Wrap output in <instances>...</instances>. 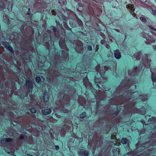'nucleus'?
<instances>
[{
  "label": "nucleus",
  "instance_id": "1",
  "mask_svg": "<svg viewBox=\"0 0 156 156\" xmlns=\"http://www.w3.org/2000/svg\"><path fill=\"white\" fill-rule=\"evenodd\" d=\"M76 50L78 52H80L83 49V44L80 41H78L76 42Z\"/></svg>",
  "mask_w": 156,
  "mask_h": 156
},
{
  "label": "nucleus",
  "instance_id": "2",
  "mask_svg": "<svg viewBox=\"0 0 156 156\" xmlns=\"http://www.w3.org/2000/svg\"><path fill=\"white\" fill-rule=\"evenodd\" d=\"M12 141V139L10 138H5L2 139L1 140V143L3 144H5L7 143Z\"/></svg>",
  "mask_w": 156,
  "mask_h": 156
},
{
  "label": "nucleus",
  "instance_id": "3",
  "mask_svg": "<svg viewBox=\"0 0 156 156\" xmlns=\"http://www.w3.org/2000/svg\"><path fill=\"white\" fill-rule=\"evenodd\" d=\"M26 85L29 88V90H32V86H33L32 82L28 80L26 81Z\"/></svg>",
  "mask_w": 156,
  "mask_h": 156
},
{
  "label": "nucleus",
  "instance_id": "4",
  "mask_svg": "<svg viewBox=\"0 0 156 156\" xmlns=\"http://www.w3.org/2000/svg\"><path fill=\"white\" fill-rule=\"evenodd\" d=\"M115 57L117 59H119L121 57V53L118 50H116L114 52Z\"/></svg>",
  "mask_w": 156,
  "mask_h": 156
},
{
  "label": "nucleus",
  "instance_id": "5",
  "mask_svg": "<svg viewBox=\"0 0 156 156\" xmlns=\"http://www.w3.org/2000/svg\"><path fill=\"white\" fill-rule=\"evenodd\" d=\"M141 53L139 52L136 53H135L133 55V58L134 60H139L140 57Z\"/></svg>",
  "mask_w": 156,
  "mask_h": 156
},
{
  "label": "nucleus",
  "instance_id": "6",
  "mask_svg": "<svg viewBox=\"0 0 156 156\" xmlns=\"http://www.w3.org/2000/svg\"><path fill=\"white\" fill-rule=\"evenodd\" d=\"M4 46L7 49L9 50L11 52H13V50L12 48L7 43H5L4 44Z\"/></svg>",
  "mask_w": 156,
  "mask_h": 156
},
{
  "label": "nucleus",
  "instance_id": "7",
  "mask_svg": "<svg viewBox=\"0 0 156 156\" xmlns=\"http://www.w3.org/2000/svg\"><path fill=\"white\" fill-rule=\"evenodd\" d=\"M51 112V110L50 108L45 109L42 111L43 114L44 115H47L49 114Z\"/></svg>",
  "mask_w": 156,
  "mask_h": 156
},
{
  "label": "nucleus",
  "instance_id": "8",
  "mask_svg": "<svg viewBox=\"0 0 156 156\" xmlns=\"http://www.w3.org/2000/svg\"><path fill=\"white\" fill-rule=\"evenodd\" d=\"M43 100L44 102H47L48 100V96L47 92H45L43 96Z\"/></svg>",
  "mask_w": 156,
  "mask_h": 156
},
{
  "label": "nucleus",
  "instance_id": "9",
  "mask_svg": "<svg viewBox=\"0 0 156 156\" xmlns=\"http://www.w3.org/2000/svg\"><path fill=\"white\" fill-rule=\"evenodd\" d=\"M152 80L153 82L155 81V74L154 73H152Z\"/></svg>",
  "mask_w": 156,
  "mask_h": 156
},
{
  "label": "nucleus",
  "instance_id": "10",
  "mask_svg": "<svg viewBox=\"0 0 156 156\" xmlns=\"http://www.w3.org/2000/svg\"><path fill=\"white\" fill-rule=\"evenodd\" d=\"M127 139L125 138H122L121 140V143L123 144H125L127 142Z\"/></svg>",
  "mask_w": 156,
  "mask_h": 156
},
{
  "label": "nucleus",
  "instance_id": "11",
  "mask_svg": "<svg viewBox=\"0 0 156 156\" xmlns=\"http://www.w3.org/2000/svg\"><path fill=\"white\" fill-rule=\"evenodd\" d=\"M41 79L39 77H37L36 78V80L37 83H40L41 81Z\"/></svg>",
  "mask_w": 156,
  "mask_h": 156
},
{
  "label": "nucleus",
  "instance_id": "12",
  "mask_svg": "<svg viewBox=\"0 0 156 156\" xmlns=\"http://www.w3.org/2000/svg\"><path fill=\"white\" fill-rule=\"evenodd\" d=\"M86 113L83 112L80 115V117L81 118H83L86 116Z\"/></svg>",
  "mask_w": 156,
  "mask_h": 156
},
{
  "label": "nucleus",
  "instance_id": "13",
  "mask_svg": "<svg viewBox=\"0 0 156 156\" xmlns=\"http://www.w3.org/2000/svg\"><path fill=\"white\" fill-rule=\"evenodd\" d=\"M83 154L84 156H88L89 155V152L87 151H85L83 152Z\"/></svg>",
  "mask_w": 156,
  "mask_h": 156
},
{
  "label": "nucleus",
  "instance_id": "14",
  "mask_svg": "<svg viewBox=\"0 0 156 156\" xmlns=\"http://www.w3.org/2000/svg\"><path fill=\"white\" fill-rule=\"evenodd\" d=\"M140 19L143 22H145L147 21L146 19L144 17H140Z\"/></svg>",
  "mask_w": 156,
  "mask_h": 156
},
{
  "label": "nucleus",
  "instance_id": "15",
  "mask_svg": "<svg viewBox=\"0 0 156 156\" xmlns=\"http://www.w3.org/2000/svg\"><path fill=\"white\" fill-rule=\"evenodd\" d=\"M30 111L32 113H35L36 112V109L35 108H31V110H30Z\"/></svg>",
  "mask_w": 156,
  "mask_h": 156
},
{
  "label": "nucleus",
  "instance_id": "16",
  "mask_svg": "<svg viewBox=\"0 0 156 156\" xmlns=\"http://www.w3.org/2000/svg\"><path fill=\"white\" fill-rule=\"evenodd\" d=\"M129 7H130V8H130V10H131L132 11L134 10V8L133 7V6H132V5H131L130 6H129L128 7V8Z\"/></svg>",
  "mask_w": 156,
  "mask_h": 156
},
{
  "label": "nucleus",
  "instance_id": "17",
  "mask_svg": "<svg viewBox=\"0 0 156 156\" xmlns=\"http://www.w3.org/2000/svg\"><path fill=\"white\" fill-rule=\"evenodd\" d=\"M87 49L88 50L91 51L92 49V48L91 46H88L87 47Z\"/></svg>",
  "mask_w": 156,
  "mask_h": 156
},
{
  "label": "nucleus",
  "instance_id": "18",
  "mask_svg": "<svg viewBox=\"0 0 156 156\" xmlns=\"http://www.w3.org/2000/svg\"><path fill=\"white\" fill-rule=\"evenodd\" d=\"M59 45H60V47H61V48H64V49H65V48H66V46L65 45H64L63 46V47H62V45H61V44L60 43H59Z\"/></svg>",
  "mask_w": 156,
  "mask_h": 156
},
{
  "label": "nucleus",
  "instance_id": "19",
  "mask_svg": "<svg viewBox=\"0 0 156 156\" xmlns=\"http://www.w3.org/2000/svg\"><path fill=\"white\" fill-rule=\"evenodd\" d=\"M151 120H153L154 121V122H156V119L155 118H152L151 119Z\"/></svg>",
  "mask_w": 156,
  "mask_h": 156
},
{
  "label": "nucleus",
  "instance_id": "20",
  "mask_svg": "<svg viewBox=\"0 0 156 156\" xmlns=\"http://www.w3.org/2000/svg\"><path fill=\"white\" fill-rule=\"evenodd\" d=\"M53 31L55 33V28L53 26L52 27Z\"/></svg>",
  "mask_w": 156,
  "mask_h": 156
},
{
  "label": "nucleus",
  "instance_id": "21",
  "mask_svg": "<svg viewBox=\"0 0 156 156\" xmlns=\"http://www.w3.org/2000/svg\"><path fill=\"white\" fill-rule=\"evenodd\" d=\"M55 149L56 150H58L59 149V147L57 145H56L55 147Z\"/></svg>",
  "mask_w": 156,
  "mask_h": 156
},
{
  "label": "nucleus",
  "instance_id": "22",
  "mask_svg": "<svg viewBox=\"0 0 156 156\" xmlns=\"http://www.w3.org/2000/svg\"><path fill=\"white\" fill-rule=\"evenodd\" d=\"M24 138V136L23 135H21L20 137V139L22 140Z\"/></svg>",
  "mask_w": 156,
  "mask_h": 156
},
{
  "label": "nucleus",
  "instance_id": "23",
  "mask_svg": "<svg viewBox=\"0 0 156 156\" xmlns=\"http://www.w3.org/2000/svg\"><path fill=\"white\" fill-rule=\"evenodd\" d=\"M153 12L154 13V14L156 16V11L155 10H153Z\"/></svg>",
  "mask_w": 156,
  "mask_h": 156
},
{
  "label": "nucleus",
  "instance_id": "24",
  "mask_svg": "<svg viewBox=\"0 0 156 156\" xmlns=\"http://www.w3.org/2000/svg\"><path fill=\"white\" fill-rule=\"evenodd\" d=\"M63 112L64 113H66L68 111L66 109H64L63 111Z\"/></svg>",
  "mask_w": 156,
  "mask_h": 156
},
{
  "label": "nucleus",
  "instance_id": "25",
  "mask_svg": "<svg viewBox=\"0 0 156 156\" xmlns=\"http://www.w3.org/2000/svg\"><path fill=\"white\" fill-rule=\"evenodd\" d=\"M27 156H34L32 154H27Z\"/></svg>",
  "mask_w": 156,
  "mask_h": 156
},
{
  "label": "nucleus",
  "instance_id": "26",
  "mask_svg": "<svg viewBox=\"0 0 156 156\" xmlns=\"http://www.w3.org/2000/svg\"><path fill=\"white\" fill-rule=\"evenodd\" d=\"M0 7L1 8H3L4 7V5H1Z\"/></svg>",
  "mask_w": 156,
  "mask_h": 156
},
{
  "label": "nucleus",
  "instance_id": "27",
  "mask_svg": "<svg viewBox=\"0 0 156 156\" xmlns=\"http://www.w3.org/2000/svg\"><path fill=\"white\" fill-rule=\"evenodd\" d=\"M79 154L80 155H82V154H81L80 152H79Z\"/></svg>",
  "mask_w": 156,
  "mask_h": 156
},
{
  "label": "nucleus",
  "instance_id": "28",
  "mask_svg": "<svg viewBox=\"0 0 156 156\" xmlns=\"http://www.w3.org/2000/svg\"><path fill=\"white\" fill-rule=\"evenodd\" d=\"M116 30L117 31V32H119V30H118V29H116V30Z\"/></svg>",
  "mask_w": 156,
  "mask_h": 156
},
{
  "label": "nucleus",
  "instance_id": "29",
  "mask_svg": "<svg viewBox=\"0 0 156 156\" xmlns=\"http://www.w3.org/2000/svg\"><path fill=\"white\" fill-rule=\"evenodd\" d=\"M69 102V100H68L67 101V102H66V103H68V102Z\"/></svg>",
  "mask_w": 156,
  "mask_h": 156
},
{
  "label": "nucleus",
  "instance_id": "30",
  "mask_svg": "<svg viewBox=\"0 0 156 156\" xmlns=\"http://www.w3.org/2000/svg\"><path fill=\"white\" fill-rule=\"evenodd\" d=\"M101 43H102V41H101Z\"/></svg>",
  "mask_w": 156,
  "mask_h": 156
},
{
  "label": "nucleus",
  "instance_id": "31",
  "mask_svg": "<svg viewBox=\"0 0 156 156\" xmlns=\"http://www.w3.org/2000/svg\"><path fill=\"white\" fill-rule=\"evenodd\" d=\"M129 71L128 72V73L129 74Z\"/></svg>",
  "mask_w": 156,
  "mask_h": 156
},
{
  "label": "nucleus",
  "instance_id": "32",
  "mask_svg": "<svg viewBox=\"0 0 156 156\" xmlns=\"http://www.w3.org/2000/svg\"><path fill=\"white\" fill-rule=\"evenodd\" d=\"M155 31H156V30H154Z\"/></svg>",
  "mask_w": 156,
  "mask_h": 156
}]
</instances>
